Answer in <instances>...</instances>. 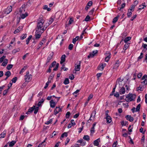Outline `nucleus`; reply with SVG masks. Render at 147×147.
<instances>
[{
	"label": "nucleus",
	"mask_w": 147,
	"mask_h": 147,
	"mask_svg": "<svg viewBox=\"0 0 147 147\" xmlns=\"http://www.w3.org/2000/svg\"><path fill=\"white\" fill-rule=\"evenodd\" d=\"M45 20L43 18H39L37 21L36 30L38 32H44L47 28V26L45 23Z\"/></svg>",
	"instance_id": "obj_1"
},
{
	"label": "nucleus",
	"mask_w": 147,
	"mask_h": 147,
	"mask_svg": "<svg viewBox=\"0 0 147 147\" xmlns=\"http://www.w3.org/2000/svg\"><path fill=\"white\" fill-rule=\"evenodd\" d=\"M136 96V95L135 94L129 93L126 96L125 100L128 102L134 101Z\"/></svg>",
	"instance_id": "obj_2"
},
{
	"label": "nucleus",
	"mask_w": 147,
	"mask_h": 147,
	"mask_svg": "<svg viewBox=\"0 0 147 147\" xmlns=\"http://www.w3.org/2000/svg\"><path fill=\"white\" fill-rule=\"evenodd\" d=\"M32 78V75L30 74L29 71H27L26 72V74L24 76V79L26 82H28L31 80Z\"/></svg>",
	"instance_id": "obj_3"
},
{
	"label": "nucleus",
	"mask_w": 147,
	"mask_h": 147,
	"mask_svg": "<svg viewBox=\"0 0 147 147\" xmlns=\"http://www.w3.org/2000/svg\"><path fill=\"white\" fill-rule=\"evenodd\" d=\"M12 7L10 6L9 7H7V8L5 9L4 11V13L3 14L0 16V18H3V17L5 16L4 15L8 14H9L12 11Z\"/></svg>",
	"instance_id": "obj_4"
},
{
	"label": "nucleus",
	"mask_w": 147,
	"mask_h": 147,
	"mask_svg": "<svg viewBox=\"0 0 147 147\" xmlns=\"http://www.w3.org/2000/svg\"><path fill=\"white\" fill-rule=\"evenodd\" d=\"M81 62L80 61H78L75 64L74 70L76 72L79 71L80 69Z\"/></svg>",
	"instance_id": "obj_5"
},
{
	"label": "nucleus",
	"mask_w": 147,
	"mask_h": 147,
	"mask_svg": "<svg viewBox=\"0 0 147 147\" xmlns=\"http://www.w3.org/2000/svg\"><path fill=\"white\" fill-rule=\"evenodd\" d=\"M118 82L119 84V86L120 88L123 87V86L125 84L124 82L123 81V79H121L120 78H118L117 80V83Z\"/></svg>",
	"instance_id": "obj_6"
},
{
	"label": "nucleus",
	"mask_w": 147,
	"mask_h": 147,
	"mask_svg": "<svg viewBox=\"0 0 147 147\" xmlns=\"http://www.w3.org/2000/svg\"><path fill=\"white\" fill-rule=\"evenodd\" d=\"M26 8V5L25 4H23L20 8L19 13H24L25 11Z\"/></svg>",
	"instance_id": "obj_7"
},
{
	"label": "nucleus",
	"mask_w": 147,
	"mask_h": 147,
	"mask_svg": "<svg viewBox=\"0 0 147 147\" xmlns=\"http://www.w3.org/2000/svg\"><path fill=\"white\" fill-rule=\"evenodd\" d=\"M57 103V101L53 99H51L49 102L50 107L52 108H54Z\"/></svg>",
	"instance_id": "obj_8"
},
{
	"label": "nucleus",
	"mask_w": 147,
	"mask_h": 147,
	"mask_svg": "<svg viewBox=\"0 0 147 147\" xmlns=\"http://www.w3.org/2000/svg\"><path fill=\"white\" fill-rule=\"evenodd\" d=\"M147 75H144L142 78V80H144L143 81L141 82V83L142 85L143 84V87H144V86L145 85L146 86L147 84Z\"/></svg>",
	"instance_id": "obj_9"
},
{
	"label": "nucleus",
	"mask_w": 147,
	"mask_h": 147,
	"mask_svg": "<svg viewBox=\"0 0 147 147\" xmlns=\"http://www.w3.org/2000/svg\"><path fill=\"white\" fill-rule=\"evenodd\" d=\"M44 32H39L37 31V30H36V31L35 34V36L36 39H39L40 38L41 36V34L42 33Z\"/></svg>",
	"instance_id": "obj_10"
},
{
	"label": "nucleus",
	"mask_w": 147,
	"mask_h": 147,
	"mask_svg": "<svg viewBox=\"0 0 147 147\" xmlns=\"http://www.w3.org/2000/svg\"><path fill=\"white\" fill-rule=\"evenodd\" d=\"M23 26H24L22 25L20 26L19 27L14 31V34H16L22 31Z\"/></svg>",
	"instance_id": "obj_11"
},
{
	"label": "nucleus",
	"mask_w": 147,
	"mask_h": 147,
	"mask_svg": "<svg viewBox=\"0 0 147 147\" xmlns=\"http://www.w3.org/2000/svg\"><path fill=\"white\" fill-rule=\"evenodd\" d=\"M53 55V52L50 54L47 58L46 62V65H47V64L49 62L50 60L52 59Z\"/></svg>",
	"instance_id": "obj_12"
},
{
	"label": "nucleus",
	"mask_w": 147,
	"mask_h": 147,
	"mask_svg": "<svg viewBox=\"0 0 147 147\" xmlns=\"http://www.w3.org/2000/svg\"><path fill=\"white\" fill-rule=\"evenodd\" d=\"M120 60L119 59L117 60L116 61L114 65L113 69H117L118 68L120 65Z\"/></svg>",
	"instance_id": "obj_13"
},
{
	"label": "nucleus",
	"mask_w": 147,
	"mask_h": 147,
	"mask_svg": "<svg viewBox=\"0 0 147 147\" xmlns=\"http://www.w3.org/2000/svg\"><path fill=\"white\" fill-rule=\"evenodd\" d=\"M106 115V119L107 122V123H110L112 121L111 118L109 115L107 113H106L105 114Z\"/></svg>",
	"instance_id": "obj_14"
},
{
	"label": "nucleus",
	"mask_w": 147,
	"mask_h": 147,
	"mask_svg": "<svg viewBox=\"0 0 147 147\" xmlns=\"http://www.w3.org/2000/svg\"><path fill=\"white\" fill-rule=\"evenodd\" d=\"M77 142L78 143H80V144L79 145L81 146H85L86 144V142L84 141L82 139L78 140Z\"/></svg>",
	"instance_id": "obj_15"
},
{
	"label": "nucleus",
	"mask_w": 147,
	"mask_h": 147,
	"mask_svg": "<svg viewBox=\"0 0 147 147\" xmlns=\"http://www.w3.org/2000/svg\"><path fill=\"white\" fill-rule=\"evenodd\" d=\"M100 142V138H99L95 140L94 141L93 144L95 146H97L98 147H99V142Z\"/></svg>",
	"instance_id": "obj_16"
},
{
	"label": "nucleus",
	"mask_w": 147,
	"mask_h": 147,
	"mask_svg": "<svg viewBox=\"0 0 147 147\" xmlns=\"http://www.w3.org/2000/svg\"><path fill=\"white\" fill-rule=\"evenodd\" d=\"M106 65V64L105 63H101L98 65V69L102 70L104 67Z\"/></svg>",
	"instance_id": "obj_17"
},
{
	"label": "nucleus",
	"mask_w": 147,
	"mask_h": 147,
	"mask_svg": "<svg viewBox=\"0 0 147 147\" xmlns=\"http://www.w3.org/2000/svg\"><path fill=\"white\" fill-rule=\"evenodd\" d=\"M61 110V109L60 108V107H56L54 111V115H57Z\"/></svg>",
	"instance_id": "obj_18"
},
{
	"label": "nucleus",
	"mask_w": 147,
	"mask_h": 147,
	"mask_svg": "<svg viewBox=\"0 0 147 147\" xmlns=\"http://www.w3.org/2000/svg\"><path fill=\"white\" fill-rule=\"evenodd\" d=\"M34 107H35V106L34 105L32 106V107L28 109V111L26 113V114L27 115H28L30 113H32L33 111L34 110Z\"/></svg>",
	"instance_id": "obj_19"
},
{
	"label": "nucleus",
	"mask_w": 147,
	"mask_h": 147,
	"mask_svg": "<svg viewBox=\"0 0 147 147\" xmlns=\"http://www.w3.org/2000/svg\"><path fill=\"white\" fill-rule=\"evenodd\" d=\"M10 86H9V85L8 84V88L7 89L3 91V94L4 95H5L8 92L9 89L10 88V87L12 86V83H11V81L10 82Z\"/></svg>",
	"instance_id": "obj_20"
},
{
	"label": "nucleus",
	"mask_w": 147,
	"mask_h": 147,
	"mask_svg": "<svg viewBox=\"0 0 147 147\" xmlns=\"http://www.w3.org/2000/svg\"><path fill=\"white\" fill-rule=\"evenodd\" d=\"M127 120L129 121L130 122H132L134 120V118L132 117L131 115H127L125 117Z\"/></svg>",
	"instance_id": "obj_21"
},
{
	"label": "nucleus",
	"mask_w": 147,
	"mask_h": 147,
	"mask_svg": "<svg viewBox=\"0 0 147 147\" xmlns=\"http://www.w3.org/2000/svg\"><path fill=\"white\" fill-rule=\"evenodd\" d=\"M20 17L22 19H24L28 15V13L26 12L25 13H20Z\"/></svg>",
	"instance_id": "obj_22"
},
{
	"label": "nucleus",
	"mask_w": 147,
	"mask_h": 147,
	"mask_svg": "<svg viewBox=\"0 0 147 147\" xmlns=\"http://www.w3.org/2000/svg\"><path fill=\"white\" fill-rule=\"evenodd\" d=\"M66 56L65 55H62L61 58V61L60 63L61 64H62L63 62H64L65 60Z\"/></svg>",
	"instance_id": "obj_23"
},
{
	"label": "nucleus",
	"mask_w": 147,
	"mask_h": 147,
	"mask_svg": "<svg viewBox=\"0 0 147 147\" xmlns=\"http://www.w3.org/2000/svg\"><path fill=\"white\" fill-rule=\"evenodd\" d=\"M119 91V93L120 94H125V88L124 87H122Z\"/></svg>",
	"instance_id": "obj_24"
},
{
	"label": "nucleus",
	"mask_w": 147,
	"mask_h": 147,
	"mask_svg": "<svg viewBox=\"0 0 147 147\" xmlns=\"http://www.w3.org/2000/svg\"><path fill=\"white\" fill-rule=\"evenodd\" d=\"M54 19L52 18H51L49 19V22L47 23H46V25H47V27H48L52 23Z\"/></svg>",
	"instance_id": "obj_25"
},
{
	"label": "nucleus",
	"mask_w": 147,
	"mask_h": 147,
	"mask_svg": "<svg viewBox=\"0 0 147 147\" xmlns=\"http://www.w3.org/2000/svg\"><path fill=\"white\" fill-rule=\"evenodd\" d=\"M8 61V60L7 59H5L4 61L2 63L1 65L3 66H5L7 65Z\"/></svg>",
	"instance_id": "obj_26"
},
{
	"label": "nucleus",
	"mask_w": 147,
	"mask_h": 147,
	"mask_svg": "<svg viewBox=\"0 0 147 147\" xmlns=\"http://www.w3.org/2000/svg\"><path fill=\"white\" fill-rule=\"evenodd\" d=\"M129 43H127L124 45L123 47V49L124 50V52H125V50L128 48L129 46Z\"/></svg>",
	"instance_id": "obj_27"
},
{
	"label": "nucleus",
	"mask_w": 147,
	"mask_h": 147,
	"mask_svg": "<svg viewBox=\"0 0 147 147\" xmlns=\"http://www.w3.org/2000/svg\"><path fill=\"white\" fill-rule=\"evenodd\" d=\"M27 67V66H24L22 69H21V70L20 72V74H22L23 72L26 69Z\"/></svg>",
	"instance_id": "obj_28"
},
{
	"label": "nucleus",
	"mask_w": 147,
	"mask_h": 147,
	"mask_svg": "<svg viewBox=\"0 0 147 147\" xmlns=\"http://www.w3.org/2000/svg\"><path fill=\"white\" fill-rule=\"evenodd\" d=\"M16 143V141L15 140H13L9 143V146L10 147L13 146Z\"/></svg>",
	"instance_id": "obj_29"
},
{
	"label": "nucleus",
	"mask_w": 147,
	"mask_h": 147,
	"mask_svg": "<svg viewBox=\"0 0 147 147\" xmlns=\"http://www.w3.org/2000/svg\"><path fill=\"white\" fill-rule=\"evenodd\" d=\"M39 109V107H36L35 106V107H34V113L35 114H36L38 112V110Z\"/></svg>",
	"instance_id": "obj_30"
},
{
	"label": "nucleus",
	"mask_w": 147,
	"mask_h": 147,
	"mask_svg": "<svg viewBox=\"0 0 147 147\" xmlns=\"http://www.w3.org/2000/svg\"><path fill=\"white\" fill-rule=\"evenodd\" d=\"M44 101L45 100L44 99H41V100L38 102L37 105L38 106V107L40 106L41 105V104L44 102Z\"/></svg>",
	"instance_id": "obj_31"
},
{
	"label": "nucleus",
	"mask_w": 147,
	"mask_h": 147,
	"mask_svg": "<svg viewBox=\"0 0 147 147\" xmlns=\"http://www.w3.org/2000/svg\"><path fill=\"white\" fill-rule=\"evenodd\" d=\"M127 121H125V122L123 121L121 122V124L122 126H127L128 123Z\"/></svg>",
	"instance_id": "obj_32"
},
{
	"label": "nucleus",
	"mask_w": 147,
	"mask_h": 147,
	"mask_svg": "<svg viewBox=\"0 0 147 147\" xmlns=\"http://www.w3.org/2000/svg\"><path fill=\"white\" fill-rule=\"evenodd\" d=\"M11 75V73L9 71H7L5 72V75L7 77H9Z\"/></svg>",
	"instance_id": "obj_33"
},
{
	"label": "nucleus",
	"mask_w": 147,
	"mask_h": 147,
	"mask_svg": "<svg viewBox=\"0 0 147 147\" xmlns=\"http://www.w3.org/2000/svg\"><path fill=\"white\" fill-rule=\"evenodd\" d=\"M83 138L84 140H86L87 141H88L90 140V137L88 135H84L83 137Z\"/></svg>",
	"instance_id": "obj_34"
},
{
	"label": "nucleus",
	"mask_w": 147,
	"mask_h": 147,
	"mask_svg": "<svg viewBox=\"0 0 147 147\" xmlns=\"http://www.w3.org/2000/svg\"><path fill=\"white\" fill-rule=\"evenodd\" d=\"M131 39V38L130 37V36L127 37H126V38H125L124 40V42L125 43H127V42L128 41H129Z\"/></svg>",
	"instance_id": "obj_35"
},
{
	"label": "nucleus",
	"mask_w": 147,
	"mask_h": 147,
	"mask_svg": "<svg viewBox=\"0 0 147 147\" xmlns=\"http://www.w3.org/2000/svg\"><path fill=\"white\" fill-rule=\"evenodd\" d=\"M32 36L31 35L26 40V44L28 45L30 40L32 38Z\"/></svg>",
	"instance_id": "obj_36"
},
{
	"label": "nucleus",
	"mask_w": 147,
	"mask_h": 147,
	"mask_svg": "<svg viewBox=\"0 0 147 147\" xmlns=\"http://www.w3.org/2000/svg\"><path fill=\"white\" fill-rule=\"evenodd\" d=\"M67 136V132H64L63 134H62L61 136V137L60 138V139L61 140H62V139L65 136L66 137Z\"/></svg>",
	"instance_id": "obj_37"
},
{
	"label": "nucleus",
	"mask_w": 147,
	"mask_h": 147,
	"mask_svg": "<svg viewBox=\"0 0 147 147\" xmlns=\"http://www.w3.org/2000/svg\"><path fill=\"white\" fill-rule=\"evenodd\" d=\"M119 17V16H117L114 18L113 20V24L115 23L118 20V18Z\"/></svg>",
	"instance_id": "obj_38"
},
{
	"label": "nucleus",
	"mask_w": 147,
	"mask_h": 147,
	"mask_svg": "<svg viewBox=\"0 0 147 147\" xmlns=\"http://www.w3.org/2000/svg\"><path fill=\"white\" fill-rule=\"evenodd\" d=\"M46 41V39L45 38H43L42 40V41L40 43V45H41V46L43 45L44 43H45Z\"/></svg>",
	"instance_id": "obj_39"
},
{
	"label": "nucleus",
	"mask_w": 147,
	"mask_h": 147,
	"mask_svg": "<svg viewBox=\"0 0 147 147\" xmlns=\"http://www.w3.org/2000/svg\"><path fill=\"white\" fill-rule=\"evenodd\" d=\"M92 98V95L90 94L89 96L88 97L87 101L85 102V106H86L88 104L89 101Z\"/></svg>",
	"instance_id": "obj_40"
},
{
	"label": "nucleus",
	"mask_w": 147,
	"mask_h": 147,
	"mask_svg": "<svg viewBox=\"0 0 147 147\" xmlns=\"http://www.w3.org/2000/svg\"><path fill=\"white\" fill-rule=\"evenodd\" d=\"M79 38V36H77L75 37V38H74L73 39L72 42L74 44H75L76 42L78 40Z\"/></svg>",
	"instance_id": "obj_41"
},
{
	"label": "nucleus",
	"mask_w": 147,
	"mask_h": 147,
	"mask_svg": "<svg viewBox=\"0 0 147 147\" xmlns=\"http://www.w3.org/2000/svg\"><path fill=\"white\" fill-rule=\"evenodd\" d=\"M98 52V51L97 50H95L92 51V57L96 55Z\"/></svg>",
	"instance_id": "obj_42"
},
{
	"label": "nucleus",
	"mask_w": 147,
	"mask_h": 147,
	"mask_svg": "<svg viewBox=\"0 0 147 147\" xmlns=\"http://www.w3.org/2000/svg\"><path fill=\"white\" fill-rule=\"evenodd\" d=\"M43 9H47L48 11H49L51 10L50 8L48 7V6L47 5H45L43 6Z\"/></svg>",
	"instance_id": "obj_43"
},
{
	"label": "nucleus",
	"mask_w": 147,
	"mask_h": 147,
	"mask_svg": "<svg viewBox=\"0 0 147 147\" xmlns=\"http://www.w3.org/2000/svg\"><path fill=\"white\" fill-rule=\"evenodd\" d=\"M27 36V34H22L20 36V39L22 40H23L26 38Z\"/></svg>",
	"instance_id": "obj_44"
},
{
	"label": "nucleus",
	"mask_w": 147,
	"mask_h": 147,
	"mask_svg": "<svg viewBox=\"0 0 147 147\" xmlns=\"http://www.w3.org/2000/svg\"><path fill=\"white\" fill-rule=\"evenodd\" d=\"M20 50V49L19 48L17 49H14L12 51V53L13 54H15L16 53L19 52Z\"/></svg>",
	"instance_id": "obj_45"
},
{
	"label": "nucleus",
	"mask_w": 147,
	"mask_h": 147,
	"mask_svg": "<svg viewBox=\"0 0 147 147\" xmlns=\"http://www.w3.org/2000/svg\"><path fill=\"white\" fill-rule=\"evenodd\" d=\"M69 83V79L68 78H65L64 81L63 83L65 84L66 85V84H68Z\"/></svg>",
	"instance_id": "obj_46"
},
{
	"label": "nucleus",
	"mask_w": 147,
	"mask_h": 147,
	"mask_svg": "<svg viewBox=\"0 0 147 147\" xmlns=\"http://www.w3.org/2000/svg\"><path fill=\"white\" fill-rule=\"evenodd\" d=\"M13 66V65L12 64H8L7 65L6 68L7 70H9Z\"/></svg>",
	"instance_id": "obj_47"
},
{
	"label": "nucleus",
	"mask_w": 147,
	"mask_h": 147,
	"mask_svg": "<svg viewBox=\"0 0 147 147\" xmlns=\"http://www.w3.org/2000/svg\"><path fill=\"white\" fill-rule=\"evenodd\" d=\"M129 9L128 10V12L127 13V15L128 17L129 18L131 16L132 13L131 11H129Z\"/></svg>",
	"instance_id": "obj_48"
},
{
	"label": "nucleus",
	"mask_w": 147,
	"mask_h": 147,
	"mask_svg": "<svg viewBox=\"0 0 147 147\" xmlns=\"http://www.w3.org/2000/svg\"><path fill=\"white\" fill-rule=\"evenodd\" d=\"M143 90V88H142V87L140 85V86L137 88L136 90L138 91L140 90V91H142Z\"/></svg>",
	"instance_id": "obj_49"
},
{
	"label": "nucleus",
	"mask_w": 147,
	"mask_h": 147,
	"mask_svg": "<svg viewBox=\"0 0 147 147\" xmlns=\"http://www.w3.org/2000/svg\"><path fill=\"white\" fill-rule=\"evenodd\" d=\"M90 17L89 15H87L86 18H85L84 20V21H85L86 22H88L90 20Z\"/></svg>",
	"instance_id": "obj_50"
},
{
	"label": "nucleus",
	"mask_w": 147,
	"mask_h": 147,
	"mask_svg": "<svg viewBox=\"0 0 147 147\" xmlns=\"http://www.w3.org/2000/svg\"><path fill=\"white\" fill-rule=\"evenodd\" d=\"M54 97H55L54 95L49 96L47 98V99L48 100H51V99H53L54 98Z\"/></svg>",
	"instance_id": "obj_51"
},
{
	"label": "nucleus",
	"mask_w": 147,
	"mask_h": 147,
	"mask_svg": "<svg viewBox=\"0 0 147 147\" xmlns=\"http://www.w3.org/2000/svg\"><path fill=\"white\" fill-rule=\"evenodd\" d=\"M140 104H139L138 105L136 108V111H140Z\"/></svg>",
	"instance_id": "obj_52"
},
{
	"label": "nucleus",
	"mask_w": 147,
	"mask_h": 147,
	"mask_svg": "<svg viewBox=\"0 0 147 147\" xmlns=\"http://www.w3.org/2000/svg\"><path fill=\"white\" fill-rule=\"evenodd\" d=\"M6 56L5 55H3L2 57L0 58V63H1L3 62L4 59H5Z\"/></svg>",
	"instance_id": "obj_53"
},
{
	"label": "nucleus",
	"mask_w": 147,
	"mask_h": 147,
	"mask_svg": "<svg viewBox=\"0 0 147 147\" xmlns=\"http://www.w3.org/2000/svg\"><path fill=\"white\" fill-rule=\"evenodd\" d=\"M17 77H14L11 80V81H12V82H11V83H16L17 80Z\"/></svg>",
	"instance_id": "obj_54"
},
{
	"label": "nucleus",
	"mask_w": 147,
	"mask_h": 147,
	"mask_svg": "<svg viewBox=\"0 0 147 147\" xmlns=\"http://www.w3.org/2000/svg\"><path fill=\"white\" fill-rule=\"evenodd\" d=\"M111 57L110 55H108L107 57H106L105 59V61L107 62H108L109 60Z\"/></svg>",
	"instance_id": "obj_55"
},
{
	"label": "nucleus",
	"mask_w": 147,
	"mask_h": 147,
	"mask_svg": "<svg viewBox=\"0 0 147 147\" xmlns=\"http://www.w3.org/2000/svg\"><path fill=\"white\" fill-rule=\"evenodd\" d=\"M57 64L56 62L55 61H54L51 64L50 66L51 67H53L54 66Z\"/></svg>",
	"instance_id": "obj_56"
},
{
	"label": "nucleus",
	"mask_w": 147,
	"mask_h": 147,
	"mask_svg": "<svg viewBox=\"0 0 147 147\" xmlns=\"http://www.w3.org/2000/svg\"><path fill=\"white\" fill-rule=\"evenodd\" d=\"M61 69H63L64 71H67V70H68V68H66L65 67V65H62V66L61 67Z\"/></svg>",
	"instance_id": "obj_57"
},
{
	"label": "nucleus",
	"mask_w": 147,
	"mask_h": 147,
	"mask_svg": "<svg viewBox=\"0 0 147 147\" xmlns=\"http://www.w3.org/2000/svg\"><path fill=\"white\" fill-rule=\"evenodd\" d=\"M142 47H143L144 49H146V50H147V45L143 43L142 45Z\"/></svg>",
	"instance_id": "obj_58"
},
{
	"label": "nucleus",
	"mask_w": 147,
	"mask_h": 147,
	"mask_svg": "<svg viewBox=\"0 0 147 147\" xmlns=\"http://www.w3.org/2000/svg\"><path fill=\"white\" fill-rule=\"evenodd\" d=\"M52 121V119H50L49 121H47L46 122L45 124L47 125H49L51 123Z\"/></svg>",
	"instance_id": "obj_59"
},
{
	"label": "nucleus",
	"mask_w": 147,
	"mask_h": 147,
	"mask_svg": "<svg viewBox=\"0 0 147 147\" xmlns=\"http://www.w3.org/2000/svg\"><path fill=\"white\" fill-rule=\"evenodd\" d=\"M143 53L142 52L140 53V55L138 57V60L140 59H142L143 57Z\"/></svg>",
	"instance_id": "obj_60"
},
{
	"label": "nucleus",
	"mask_w": 147,
	"mask_h": 147,
	"mask_svg": "<svg viewBox=\"0 0 147 147\" xmlns=\"http://www.w3.org/2000/svg\"><path fill=\"white\" fill-rule=\"evenodd\" d=\"M145 137L144 135L142 137V138L141 139V143L142 144V143H144V142L145 140Z\"/></svg>",
	"instance_id": "obj_61"
},
{
	"label": "nucleus",
	"mask_w": 147,
	"mask_h": 147,
	"mask_svg": "<svg viewBox=\"0 0 147 147\" xmlns=\"http://www.w3.org/2000/svg\"><path fill=\"white\" fill-rule=\"evenodd\" d=\"M74 22V20L73 18H71L69 21V24H71Z\"/></svg>",
	"instance_id": "obj_62"
},
{
	"label": "nucleus",
	"mask_w": 147,
	"mask_h": 147,
	"mask_svg": "<svg viewBox=\"0 0 147 147\" xmlns=\"http://www.w3.org/2000/svg\"><path fill=\"white\" fill-rule=\"evenodd\" d=\"M135 7V5H134L133 4L131 6V7L129 9V10H133V11L134 10Z\"/></svg>",
	"instance_id": "obj_63"
},
{
	"label": "nucleus",
	"mask_w": 147,
	"mask_h": 147,
	"mask_svg": "<svg viewBox=\"0 0 147 147\" xmlns=\"http://www.w3.org/2000/svg\"><path fill=\"white\" fill-rule=\"evenodd\" d=\"M73 47V45L72 44H70L69 46L68 49H69L70 50H71L72 49V48Z\"/></svg>",
	"instance_id": "obj_64"
}]
</instances>
